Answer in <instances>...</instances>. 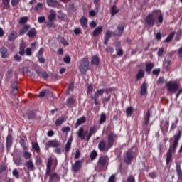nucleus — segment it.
<instances>
[{
	"label": "nucleus",
	"instance_id": "f257e3e1",
	"mask_svg": "<svg viewBox=\"0 0 182 182\" xmlns=\"http://www.w3.org/2000/svg\"><path fill=\"white\" fill-rule=\"evenodd\" d=\"M156 18H158L159 23H163L164 17L161 10L155 9L149 13L144 18V25L146 28H153L156 25Z\"/></svg>",
	"mask_w": 182,
	"mask_h": 182
},
{
	"label": "nucleus",
	"instance_id": "f03ea898",
	"mask_svg": "<svg viewBox=\"0 0 182 182\" xmlns=\"http://www.w3.org/2000/svg\"><path fill=\"white\" fill-rule=\"evenodd\" d=\"M117 139V135L114 132L110 133L107 136V144L105 139H102L98 143V149L102 153H107L113 146Z\"/></svg>",
	"mask_w": 182,
	"mask_h": 182
},
{
	"label": "nucleus",
	"instance_id": "7ed1b4c3",
	"mask_svg": "<svg viewBox=\"0 0 182 182\" xmlns=\"http://www.w3.org/2000/svg\"><path fill=\"white\" fill-rule=\"evenodd\" d=\"M182 134V127L178 129V133L173 136V142L172 146L169 147L168 151L166 153V164H170L171 163V159H173V153H176L177 150V146H178V141L181 139Z\"/></svg>",
	"mask_w": 182,
	"mask_h": 182
},
{
	"label": "nucleus",
	"instance_id": "20e7f679",
	"mask_svg": "<svg viewBox=\"0 0 182 182\" xmlns=\"http://www.w3.org/2000/svg\"><path fill=\"white\" fill-rule=\"evenodd\" d=\"M96 132H97V128L96 126H92L90 128V131L87 129H84L83 127L79 129L77 132V136L80 138L81 140H87L89 141L90 140V137L95 134Z\"/></svg>",
	"mask_w": 182,
	"mask_h": 182
},
{
	"label": "nucleus",
	"instance_id": "39448f33",
	"mask_svg": "<svg viewBox=\"0 0 182 182\" xmlns=\"http://www.w3.org/2000/svg\"><path fill=\"white\" fill-rule=\"evenodd\" d=\"M96 132H97V128L96 126H92L90 128V131L87 129H84L83 127L79 129L77 132V136L80 138L81 140H87L89 141L90 140V137L95 134Z\"/></svg>",
	"mask_w": 182,
	"mask_h": 182
},
{
	"label": "nucleus",
	"instance_id": "423d86ee",
	"mask_svg": "<svg viewBox=\"0 0 182 182\" xmlns=\"http://www.w3.org/2000/svg\"><path fill=\"white\" fill-rule=\"evenodd\" d=\"M166 86L167 87L168 92L171 93L172 95H174L176 91L180 89V85H178L176 81H168L166 83Z\"/></svg>",
	"mask_w": 182,
	"mask_h": 182
},
{
	"label": "nucleus",
	"instance_id": "0eeeda50",
	"mask_svg": "<svg viewBox=\"0 0 182 182\" xmlns=\"http://www.w3.org/2000/svg\"><path fill=\"white\" fill-rule=\"evenodd\" d=\"M89 65L90 62L87 57L82 59L79 66L80 72L82 73V75H85V73H86L87 70H89Z\"/></svg>",
	"mask_w": 182,
	"mask_h": 182
},
{
	"label": "nucleus",
	"instance_id": "6e6552de",
	"mask_svg": "<svg viewBox=\"0 0 182 182\" xmlns=\"http://www.w3.org/2000/svg\"><path fill=\"white\" fill-rule=\"evenodd\" d=\"M60 141L58 139L49 140L46 144V149L49 150V149H56V147H60Z\"/></svg>",
	"mask_w": 182,
	"mask_h": 182
},
{
	"label": "nucleus",
	"instance_id": "1a4fd4ad",
	"mask_svg": "<svg viewBox=\"0 0 182 182\" xmlns=\"http://www.w3.org/2000/svg\"><path fill=\"white\" fill-rule=\"evenodd\" d=\"M134 159V152H133V148L127 151L126 156L124 158V162L127 164H132V161Z\"/></svg>",
	"mask_w": 182,
	"mask_h": 182
},
{
	"label": "nucleus",
	"instance_id": "9d476101",
	"mask_svg": "<svg viewBox=\"0 0 182 182\" xmlns=\"http://www.w3.org/2000/svg\"><path fill=\"white\" fill-rule=\"evenodd\" d=\"M82 166H83V161L77 160L72 164L71 170L73 173H77V171L82 168Z\"/></svg>",
	"mask_w": 182,
	"mask_h": 182
},
{
	"label": "nucleus",
	"instance_id": "9b49d317",
	"mask_svg": "<svg viewBox=\"0 0 182 182\" xmlns=\"http://www.w3.org/2000/svg\"><path fill=\"white\" fill-rule=\"evenodd\" d=\"M113 35H116V33L110 30H107L104 36V45H107V43H109V40L112 36H113Z\"/></svg>",
	"mask_w": 182,
	"mask_h": 182
},
{
	"label": "nucleus",
	"instance_id": "f8f14e48",
	"mask_svg": "<svg viewBox=\"0 0 182 182\" xmlns=\"http://www.w3.org/2000/svg\"><path fill=\"white\" fill-rule=\"evenodd\" d=\"M48 176L49 182H59L60 181V176L56 172L51 173Z\"/></svg>",
	"mask_w": 182,
	"mask_h": 182
},
{
	"label": "nucleus",
	"instance_id": "ddd939ff",
	"mask_svg": "<svg viewBox=\"0 0 182 182\" xmlns=\"http://www.w3.org/2000/svg\"><path fill=\"white\" fill-rule=\"evenodd\" d=\"M150 109H148L145 116H144V122L143 123V128L144 129H147V125L149 124V122H150Z\"/></svg>",
	"mask_w": 182,
	"mask_h": 182
},
{
	"label": "nucleus",
	"instance_id": "4468645a",
	"mask_svg": "<svg viewBox=\"0 0 182 182\" xmlns=\"http://www.w3.org/2000/svg\"><path fill=\"white\" fill-rule=\"evenodd\" d=\"M26 35L30 38L33 39V38H36V35H38V31H36V28H31V29H28Z\"/></svg>",
	"mask_w": 182,
	"mask_h": 182
},
{
	"label": "nucleus",
	"instance_id": "2eb2a0df",
	"mask_svg": "<svg viewBox=\"0 0 182 182\" xmlns=\"http://www.w3.org/2000/svg\"><path fill=\"white\" fill-rule=\"evenodd\" d=\"M31 29V26L29 24H24L19 31L20 36H22L26 33Z\"/></svg>",
	"mask_w": 182,
	"mask_h": 182
},
{
	"label": "nucleus",
	"instance_id": "dca6fc26",
	"mask_svg": "<svg viewBox=\"0 0 182 182\" xmlns=\"http://www.w3.org/2000/svg\"><path fill=\"white\" fill-rule=\"evenodd\" d=\"M105 93V89L97 90L92 96H91V99H99V96H102Z\"/></svg>",
	"mask_w": 182,
	"mask_h": 182
},
{
	"label": "nucleus",
	"instance_id": "f3484780",
	"mask_svg": "<svg viewBox=\"0 0 182 182\" xmlns=\"http://www.w3.org/2000/svg\"><path fill=\"white\" fill-rule=\"evenodd\" d=\"M80 23L82 28H83V29H87V18H86L85 16H82L80 19Z\"/></svg>",
	"mask_w": 182,
	"mask_h": 182
},
{
	"label": "nucleus",
	"instance_id": "a211bd4d",
	"mask_svg": "<svg viewBox=\"0 0 182 182\" xmlns=\"http://www.w3.org/2000/svg\"><path fill=\"white\" fill-rule=\"evenodd\" d=\"M146 95H147V84L143 82L141 86L140 95L146 96Z\"/></svg>",
	"mask_w": 182,
	"mask_h": 182
},
{
	"label": "nucleus",
	"instance_id": "6ab92c4d",
	"mask_svg": "<svg viewBox=\"0 0 182 182\" xmlns=\"http://www.w3.org/2000/svg\"><path fill=\"white\" fill-rule=\"evenodd\" d=\"M26 166L30 171H33V170H35V165H33V161H32V159L28 160L26 162Z\"/></svg>",
	"mask_w": 182,
	"mask_h": 182
},
{
	"label": "nucleus",
	"instance_id": "aec40b11",
	"mask_svg": "<svg viewBox=\"0 0 182 182\" xmlns=\"http://www.w3.org/2000/svg\"><path fill=\"white\" fill-rule=\"evenodd\" d=\"M1 58L2 59H6L8 58V49L6 47L0 48Z\"/></svg>",
	"mask_w": 182,
	"mask_h": 182
},
{
	"label": "nucleus",
	"instance_id": "412c9836",
	"mask_svg": "<svg viewBox=\"0 0 182 182\" xmlns=\"http://www.w3.org/2000/svg\"><path fill=\"white\" fill-rule=\"evenodd\" d=\"M12 143H13L12 135L9 134L6 136V149H7V150H9L11 149V147H12Z\"/></svg>",
	"mask_w": 182,
	"mask_h": 182
},
{
	"label": "nucleus",
	"instance_id": "4be33fe9",
	"mask_svg": "<svg viewBox=\"0 0 182 182\" xmlns=\"http://www.w3.org/2000/svg\"><path fill=\"white\" fill-rule=\"evenodd\" d=\"M26 48V44L25 43H22L19 46L18 55L21 56H25V49Z\"/></svg>",
	"mask_w": 182,
	"mask_h": 182
},
{
	"label": "nucleus",
	"instance_id": "5701e85b",
	"mask_svg": "<svg viewBox=\"0 0 182 182\" xmlns=\"http://www.w3.org/2000/svg\"><path fill=\"white\" fill-rule=\"evenodd\" d=\"M31 146L33 151L37 153V154H41V147H39V144H38V142H32Z\"/></svg>",
	"mask_w": 182,
	"mask_h": 182
},
{
	"label": "nucleus",
	"instance_id": "b1692460",
	"mask_svg": "<svg viewBox=\"0 0 182 182\" xmlns=\"http://www.w3.org/2000/svg\"><path fill=\"white\" fill-rule=\"evenodd\" d=\"M98 163L102 166V167H105L106 166V163H107V156H100Z\"/></svg>",
	"mask_w": 182,
	"mask_h": 182
},
{
	"label": "nucleus",
	"instance_id": "393cba45",
	"mask_svg": "<svg viewBox=\"0 0 182 182\" xmlns=\"http://www.w3.org/2000/svg\"><path fill=\"white\" fill-rule=\"evenodd\" d=\"M116 48L115 50L117 52V56H123V49L120 47V43H117L115 44Z\"/></svg>",
	"mask_w": 182,
	"mask_h": 182
},
{
	"label": "nucleus",
	"instance_id": "a878e982",
	"mask_svg": "<svg viewBox=\"0 0 182 182\" xmlns=\"http://www.w3.org/2000/svg\"><path fill=\"white\" fill-rule=\"evenodd\" d=\"M43 8V4L38 3L36 6H32L31 11H35L36 12H39L41 9Z\"/></svg>",
	"mask_w": 182,
	"mask_h": 182
},
{
	"label": "nucleus",
	"instance_id": "bb28decb",
	"mask_svg": "<svg viewBox=\"0 0 182 182\" xmlns=\"http://www.w3.org/2000/svg\"><path fill=\"white\" fill-rule=\"evenodd\" d=\"M23 150H28V146H26V136H22L19 141Z\"/></svg>",
	"mask_w": 182,
	"mask_h": 182
},
{
	"label": "nucleus",
	"instance_id": "cd10ccee",
	"mask_svg": "<svg viewBox=\"0 0 182 182\" xmlns=\"http://www.w3.org/2000/svg\"><path fill=\"white\" fill-rule=\"evenodd\" d=\"M11 87L13 89L12 94L14 96H16V93H18V81H14L11 84Z\"/></svg>",
	"mask_w": 182,
	"mask_h": 182
},
{
	"label": "nucleus",
	"instance_id": "c85d7f7f",
	"mask_svg": "<svg viewBox=\"0 0 182 182\" xmlns=\"http://www.w3.org/2000/svg\"><path fill=\"white\" fill-rule=\"evenodd\" d=\"M16 38H18V33L13 31L9 35L8 41H9L11 42L12 41H15V39H16Z\"/></svg>",
	"mask_w": 182,
	"mask_h": 182
},
{
	"label": "nucleus",
	"instance_id": "c756f323",
	"mask_svg": "<svg viewBox=\"0 0 182 182\" xmlns=\"http://www.w3.org/2000/svg\"><path fill=\"white\" fill-rule=\"evenodd\" d=\"M102 32H103V27H97L92 32V36L96 37L97 35H100Z\"/></svg>",
	"mask_w": 182,
	"mask_h": 182
},
{
	"label": "nucleus",
	"instance_id": "7c9ffc66",
	"mask_svg": "<svg viewBox=\"0 0 182 182\" xmlns=\"http://www.w3.org/2000/svg\"><path fill=\"white\" fill-rule=\"evenodd\" d=\"M47 4L52 8H56L59 5V3L56 0H47Z\"/></svg>",
	"mask_w": 182,
	"mask_h": 182
},
{
	"label": "nucleus",
	"instance_id": "2f4dec72",
	"mask_svg": "<svg viewBox=\"0 0 182 182\" xmlns=\"http://www.w3.org/2000/svg\"><path fill=\"white\" fill-rule=\"evenodd\" d=\"M176 174L178 176V178H181V177H182V170H181V166H180V164H176Z\"/></svg>",
	"mask_w": 182,
	"mask_h": 182
},
{
	"label": "nucleus",
	"instance_id": "473e14b6",
	"mask_svg": "<svg viewBox=\"0 0 182 182\" xmlns=\"http://www.w3.org/2000/svg\"><path fill=\"white\" fill-rule=\"evenodd\" d=\"M117 30L119 31L118 33L115 34L116 36H122L123 35V32H124V26L123 25H118Z\"/></svg>",
	"mask_w": 182,
	"mask_h": 182
},
{
	"label": "nucleus",
	"instance_id": "72a5a7b5",
	"mask_svg": "<svg viewBox=\"0 0 182 182\" xmlns=\"http://www.w3.org/2000/svg\"><path fill=\"white\" fill-rule=\"evenodd\" d=\"M100 59L97 55H95L92 58L91 65H95V66H99Z\"/></svg>",
	"mask_w": 182,
	"mask_h": 182
},
{
	"label": "nucleus",
	"instance_id": "f704fd0d",
	"mask_svg": "<svg viewBox=\"0 0 182 182\" xmlns=\"http://www.w3.org/2000/svg\"><path fill=\"white\" fill-rule=\"evenodd\" d=\"M75 102H76V98H74L73 96L68 97L66 100V103L67 105H68V106H73Z\"/></svg>",
	"mask_w": 182,
	"mask_h": 182
},
{
	"label": "nucleus",
	"instance_id": "c9c22d12",
	"mask_svg": "<svg viewBox=\"0 0 182 182\" xmlns=\"http://www.w3.org/2000/svg\"><path fill=\"white\" fill-rule=\"evenodd\" d=\"M153 68H154V63H149L146 65V73H150L151 70H153Z\"/></svg>",
	"mask_w": 182,
	"mask_h": 182
},
{
	"label": "nucleus",
	"instance_id": "e433bc0d",
	"mask_svg": "<svg viewBox=\"0 0 182 182\" xmlns=\"http://www.w3.org/2000/svg\"><path fill=\"white\" fill-rule=\"evenodd\" d=\"M174 35H176V32L170 33V34L165 39L164 42H166V43H168V42H171L173 41V38H174Z\"/></svg>",
	"mask_w": 182,
	"mask_h": 182
},
{
	"label": "nucleus",
	"instance_id": "4c0bfd02",
	"mask_svg": "<svg viewBox=\"0 0 182 182\" xmlns=\"http://www.w3.org/2000/svg\"><path fill=\"white\" fill-rule=\"evenodd\" d=\"M70 149H72V144H70V142H67L64 147L65 156H68V153L70 151Z\"/></svg>",
	"mask_w": 182,
	"mask_h": 182
},
{
	"label": "nucleus",
	"instance_id": "58836bf2",
	"mask_svg": "<svg viewBox=\"0 0 182 182\" xmlns=\"http://www.w3.org/2000/svg\"><path fill=\"white\" fill-rule=\"evenodd\" d=\"M48 22H52V21H55V19H56V12L55 11L51 12L48 16Z\"/></svg>",
	"mask_w": 182,
	"mask_h": 182
},
{
	"label": "nucleus",
	"instance_id": "ea45409f",
	"mask_svg": "<svg viewBox=\"0 0 182 182\" xmlns=\"http://www.w3.org/2000/svg\"><path fill=\"white\" fill-rule=\"evenodd\" d=\"M119 12H120V10H119L116 8V5L112 6V7H111L112 16H114V15H116V14H119Z\"/></svg>",
	"mask_w": 182,
	"mask_h": 182
},
{
	"label": "nucleus",
	"instance_id": "a19ab883",
	"mask_svg": "<svg viewBox=\"0 0 182 182\" xmlns=\"http://www.w3.org/2000/svg\"><path fill=\"white\" fill-rule=\"evenodd\" d=\"M144 76V70H139L136 74V80H140V79H143Z\"/></svg>",
	"mask_w": 182,
	"mask_h": 182
},
{
	"label": "nucleus",
	"instance_id": "79ce46f5",
	"mask_svg": "<svg viewBox=\"0 0 182 182\" xmlns=\"http://www.w3.org/2000/svg\"><path fill=\"white\" fill-rule=\"evenodd\" d=\"M26 114L28 116V120H33L36 116V114H35V112H33V111H30L27 112Z\"/></svg>",
	"mask_w": 182,
	"mask_h": 182
},
{
	"label": "nucleus",
	"instance_id": "37998d69",
	"mask_svg": "<svg viewBox=\"0 0 182 182\" xmlns=\"http://www.w3.org/2000/svg\"><path fill=\"white\" fill-rule=\"evenodd\" d=\"M86 122V117L83 116L77 120L76 126H80V124Z\"/></svg>",
	"mask_w": 182,
	"mask_h": 182
},
{
	"label": "nucleus",
	"instance_id": "c03bdc74",
	"mask_svg": "<svg viewBox=\"0 0 182 182\" xmlns=\"http://www.w3.org/2000/svg\"><path fill=\"white\" fill-rule=\"evenodd\" d=\"M65 122V118L64 117H59L55 121V126L59 127L60 124H63V123Z\"/></svg>",
	"mask_w": 182,
	"mask_h": 182
},
{
	"label": "nucleus",
	"instance_id": "a18cd8bd",
	"mask_svg": "<svg viewBox=\"0 0 182 182\" xmlns=\"http://www.w3.org/2000/svg\"><path fill=\"white\" fill-rule=\"evenodd\" d=\"M177 124H178V119L176 118L175 122H172L170 131L175 130L177 128Z\"/></svg>",
	"mask_w": 182,
	"mask_h": 182
},
{
	"label": "nucleus",
	"instance_id": "49530a36",
	"mask_svg": "<svg viewBox=\"0 0 182 182\" xmlns=\"http://www.w3.org/2000/svg\"><path fill=\"white\" fill-rule=\"evenodd\" d=\"M90 160L93 161L97 157V152L96 150H92L90 155Z\"/></svg>",
	"mask_w": 182,
	"mask_h": 182
},
{
	"label": "nucleus",
	"instance_id": "de8ad7c7",
	"mask_svg": "<svg viewBox=\"0 0 182 182\" xmlns=\"http://www.w3.org/2000/svg\"><path fill=\"white\" fill-rule=\"evenodd\" d=\"M13 177H15V178L19 179L20 175L19 171H18V169L14 168L12 171Z\"/></svg>",
	"mask_w": 182,
	"mask_h": 182
},
{
	"label": "nucleus",
	"instance_id": "09e8293b",
	"mask_svg": "<svg viewBox=\"0 0 182 182\" xmlns=\"http://www.w3.org/2000/svg\"><path fill=\"white\" fill-rule=\"evenodd\" d=\"M28 22V16H23L19 20L20 25H25Z\"/></svg>",
	"mask_w": 182,
	"mask_h": 182
},
{
	"label": "nucleus",
	"instance_id": "8fccbe9b",
	"mask_svg": "<svg viewBox=\"0 0 182 182\" xmlns=\"http://www.w3.org/2000/svg\"><path fill=\"white\" fill-rule=\"evenodd\" d=\"M161 127L165 129V130H168V127H170V121H165V122L162 124Z\"/></svg>",
	"mask_w": 182,
	"mask_h": 182
},
{
	"label": "nucleus",
	"instance_id": "3c124183",
	"mask_svg": "<svg viewBox=\"0 0 182 182\" xmlns=\"http://www.w3.org/2000/svg\"><path fill=\"white\" fill-rule=\"evenodd\" d=\"M31 153L28 152V151H25L23 153V157L26 159V160H29V159H31Z\"/></svg>",
	"mask_w": 182,
	"mask_h": 182
},
{
	"label": "nucleus",
	"instance_id": "603ef678",
	"mask_svg": "<svg viewBox=\"0 0 182 182\" xmlns=\"http://www.w3.org/2000/svg\"><path fill=\"white\" fill-rule=\"evenodd\" d=\"M106 122V114L105 113L101 114L100 119V124H103Z\"/></svg>",
	"mask_w": 182,
	"mask_h": 182
},
{
	"label": "nucleus",
	"instance_id": "864d4df0",
	"mask_svg": "<svg viewBox=\"0 0 182 182\" xmlns=\"http://www.w3.org/2000/svg\"><path fill=\"white\" fill-rule=\"evenodd\" d=\"M111 97H112V95L109 94L107 97L102 98V102L103 105H106V103H108V102H110Z\"/></svg>",
	"mask_w": 182,
	"mask_h": 182
},
{
	"label": "nucleus",
	"instance_id": "5fc2aeb1",
	"mask_svg": "<svg viewBox=\"0 0 182 182\" xmlns=\"http://www.w3.org/2000/svg\"><path fill=\"white\" fill-rule=\"evenodd\" d=\"M161 72V69L160 68L154 69L152 71V75H154V76H159Z\"/></svg>",
	"mask_w": 182,
	"mask_h": 182
},
{
	"label": "nucleus",
	"instance_id": "6e6d98bb",
	"mask_svg": "<svg viewBox=\"0 0 182 182\" xmlns=\"http://www.w3.org/2000/svg\"><path fill=\"white\" fill-rule=\"evenodd\" d=\"M127 116H132L133 114V107H129L126 110Z\"/></svg>",
	"mask_w": 182,
	"mask_h": 182
},
{
	"label": "nucleus",
	"instance_id": "4d7b16f0",
	"mask_svg": "<svg viewBox=\"0 0 182 182\" xmlns=\"http://www.w3.org/2000/svg\"><path fill=\"white\" fill-rule=\"evenodd\" d=\"M14 160L16 166H22V159L21 158H16Z\"/></svg>",
	"mask_w": 182,
	"mask_h": 182
},
{
	"label": "nucleus",
	"instance_id": "13d9d810",
	"mask_svg": "<svg viewBox=\"0 0 182 182\" xmlns=\"http://www.w3.org/2000/svg\"><path fill=\"white\" fill-rule=\"evenodd\" d=\"M54 153H55V154H58V156H60L62 154V149H60V147L59 146H57L54 149Z\"/></svg>",
	"mask_w": 182,
	"mask_h": 182
},
{
	"label": "nucleus",
	"instance_id": "bf43d9fd",
	"mask_svg": "<svg viewBox=\"0 0 182 182\" xmlns=\"http://www.w3.org/2000/svg\"><path fill=\"white\" fill-rule=\"evenodd\" d=\"M63 62H64V63L69 65V63H70V56L66 55L65 57H64Z\"/></svg>",
	"mask_w": 182,
	"mask_h": 182
},
{
	"label": "nucleus",
	"instance_id": "052dcab7",
	"mask_svg": "<svg viewBox=\"0 0 182 182\" xmlns=\"http://www.w3.org/2000/svg\"><path fill=\"white\" fill-rule=\"evenodd\" d=\"M48 28H56V25L55 24V21H48L47 23Z\"/></svg>",
	"mask_w": 182,
	"mask_h": 182
},
{
	"label": "nucleus",
	"instance_id": "680f3d73",
	"mask_svg": "<svg viewBox=\"0 0 182 182\" xmlns=\"http://www.w3.org/2000/svg\"><path fill=\"white\" fill-rule=\"evenodd\" d=\"M25 53H26V56H32V48H27L26 49Z\"/></svg>",
	"mask_w": 182,
	"mask_h": 182
},
{
	"label": "nucleus",
	"instance_id": "e2e57ef3",
	"mask_svg": "<svg viewBox=\"0 0 182 182\" xmlns=\"http://www.w3.org/2000/svg\"><path fill=\"white\" fill-rule=\"evenodd\" d=\"M46 21V18L43 16H41L38 18V23H43Z\"/></svg>",
	"mask_w": 182,
	"mask_h": 182
},
{
	"label": "nucleus",
	"instance_id": "0e129e2a",
	"mask_svg": "<svg viewBox=\"0 0 182 182\" xmlns=\"http://www.w3.org/2000/svg\"><path fill=\"white\" fill-rule=\"evenodd\" d=\"M164 53V48H159L157 53L159 58L163 56Z\"/></svg>",
	"mask_w": 182,
	"mask_h": 182
},
{
	"label": "nucleus",
	"instance_id": "69168bd1",
	"mask_svg": "<svg viewBox=\"0 0 182 182\" xmlns=\"http://www.w3.org/2000/svg\"><path fill=\"white\" fill-rule=\"evenodd\" d=\"M14 60L16 61V62H21L22 60V56L18 55V54H16L14 56Z\"/></svg>",
	"mask_w": 182,
	"mask_h": 182
},
{
	"label": "nucleus",
	"instance_id": "338daca9",
	"mask_svg": "<svg viewBox=\"0 0 182 182\" xmlns=\"http://www.w3.org/2000/svg\"><path fill=\"white\" fill-rule=\"evenodd\" d=\"M127 182H136V179L134 176H129L127 180Z\"/></svg>",
	"mask_w": 182,
	"mask_h": 182
},
{
	"label": "nucleus",
	"instance_id": "774afa93",
	"mask_svg": "<svg viewBox=\"0 0 182 182\" xmlns=\"http://www.w3.org/2000/svg\"><path fill=\"white\" fill-rule=\"evenodd\" d=\"M116 176L114 175H112L111 176H109V179H108V182H116Z\"/></svg>",
	"mask_w": 182,
	"mask_h": 182
}]
</instances>
